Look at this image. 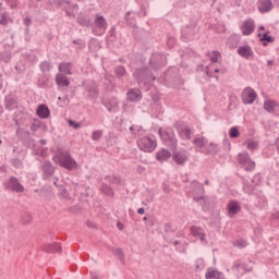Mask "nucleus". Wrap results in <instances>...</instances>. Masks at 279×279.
Instances as JSON below:
<instances>
[{
  "mask_svg": "<svg viewBox=\"0 0 279 279\" xmlns=\"http://www.w3.org/2000/svg\"><path fill=\"white\" fill-rule=\"evenodd\" d=\"M53 162H56V165H60V167H63L64 169H68V171L77 169V162L69 153H61L60 155L54 156Z\"/></svg>",
  "mask_w": 279,
  "mask_h": 279,
  "instance_id": "nucleus-1",
  "label": "nucleus"
},
{
  "mask_svg": "<svg viewBox=\"0 0 279 279\" xmlns=\"http://www.w3.org/2000/svg\"><path fill=\"white\" fill-rule=\"evenodd\" d=\"M137 145L142 151L151 153L156 149V141L151 137H142L137 141Z\"/></svg>",
  "mask_w": 279,
  "mask_h": 279,
  "instance_id": "nucleus-2",
  "label": "nucleus"
},
{
  "mask_svg": "<svg viewBox=\"0 0 279 279\" xmlns=\"http://www.w3.org/2000/svg\"><path fill=\"white\" fill-rule=\"evenodd\" d=\"M239 162L240 165H243L246 171H253V169L256 168V162L252 161L250 154L247 153H242L239 155Z\"/></svg>",
  "mask_w": 279,
  "mask_h": 279,
  "instance_id": "nucleus-3",
  "label": "nucleus"
},
{
  "mask_svg": "<svg viewBox=\"0 0 279 279\" xmlns=\"http://www.w3.org/2000/svg\"><path fill=\"white\" fill-rule=\"evenodd\" d=\"M241 97H242L243 104L247 105V104H254V101H256L257 95L252 87H246L242 92Z\"/></svg>",
  "mask_w": 279,
  "mask_h": 279,
  "instance_id": "nucleus-4",
  "label": "nucleus"
},
{
  "mask_svg": "<svg viewBox=\"0 0 279 279\" xmlns=\"http://www.w3.org/2000/svg\"><path fill=\"white\" fill-rule=\"evenodd\" d=\"M150 64L153 65V69H160V66L167 64V57H165V54L155 53L150 58Z\"/></svg>",
  "mask_w": 279,
  "mask_h": 279,
  "instance_id": "nucleus-5",
  "label": "nucleus"
},
{
  "mask_svg": "<svg viewBox=\"0 0 279 279\" xmlns=\"http://www.w3.org/2000/svg\"><path fill=\"white\" fill-rule=\"evenodd\" d=\"M134 77H136L138 82H143V80H147V82H149V78H151V82H156V76L149 74V71H147V69L137 70L134 73Z\"/></svg>",
  "mask_w": 279,
  "mask_h": 279,
  "instance_id": "nucleus-6",
  "label": "nucleus"
},
{
  "mask_svg": "<svg viewBox=\"0 0 279 279\" xmlns=\"http://www.w3.org/2000/svg\"><path fill=\"white\" fill-rule=\"evenodd\" d=\"M41 169H43L45 180H49V178H51L53 173H56V168L53 167L51 161H45L43 163Z\"/></svg>",
  "mask_w": 279,
  "mask_h": 279,
  "instance_id": "nucleus-7",
  "label": "nucleus"
},
{
  "mask_svg": "<svg viewBox=\"0 0 279 279\" xmlns=\"http://www.w3.org/2000/svg\"><path fill=\"white\" fill-rule=\"evenodd\" d=\"M95 25L99 29L98 36H101L108 28V23L106 22V17L101 15H96Z\"/></svg>",
  "mask_w": 279,
  "mask_h": 279,
  "instance_id": "nucleus-8",
  "label": "nucleus"
},
{
  "mask_svg": "<svg viewBox=\"0 0 279 279\" xmlns=\"http://www.w3.org/2000/svg\"><path fill=\"white\" fill-rule=\"evenodd\" d=\"M227 210H228V217L232 219L234 215H239L241 213V206L235 201H231L228 203Z\"/></svg>",
  "mask_w": 279,
  "mask_h": 279,
  "instance_id": "nucleus-9",
  "label": "nucleus"
},
{
  "mask_svg": "<svg viewBox=\"0 0 279 279\" xmlns=\"http://www.w3.org/2000/svg\"><path fill=\"white\" fill-rule=\"evenodd\" d=\"M172 158L177 165H184L189 160V151L182 150L179 153H173Z\"/></svg>",
  "mask_w": 279,
  "mask_h": 279,
  "instance_id": "nucleus-10",
  "label": "nucleus"
},
{
  "mask_svg": "<svg viewBox=\"0 0 279 279\" xmlns=\"http://www.w3.org/2000/svg\"><path fill=\"white\" fill-rule=\"evenodd\" d=\"M243 36H250L255 29L254 20H246L241 26Z\"/></svg>",
  "mask_w": 279,
  "mask_h": 279,
  "instance_id": "nucleus-11",
  "label": "nucleus"
},
{
  "mask_svg": "<svg viewBox=\"0 0 279 279\" xmlns=\"http://www.w3.org/2000/svg\"><path fill=\"white\" fill-rule=\"evenodd\" d=\"M9 189L11 191H14L15 193H23V191H25V187H23V185L21 184V182H19V179L12 177L9 180Z\"/></svg>",
  "mask_w": 279,
  "mask_h": 279,
  "instance_id": "nucleus-12",
  "label": "nucleus"
},
{
  "mask_svg": "<svg viewBox=\"0 0 279 279\" xmlns=\"http://www.w3.org/2000/svg\"><path fill=\"white\" fill-rule=\"evenodd\" d=\"M205 278L206 279H226V277L223 276V272L215 268H208L205 275Z\"/></svg>",
  "mask_w": 279,
  "mask_h": 279,
  "instance_id": "nucleus-13",
  "label": "nucleus"
},
{
  "mask_svg": "<svg viewBox=\"0 0 279 279\" xmlns=\"http://www.w3.org/2000/svg\"><path fill=\"white\" fill-rule=\"evenodd\" d=\"M128 101H141L143 99V95L141 94L140 89H131L128 92Z\"/></svg>",
  "mask_w": 279,
  "mask_h": 279,
  "instance_id": "nucleus-14",
  "label": "nucleus"
},
{
  "mask_svg": "<svg viewBox=\"0 0 279 279\" xmlns=\"http://www.w3.org/2000/svg\"><path fill=\"white\" fill-rule=\"evenodd\" d=\"M192 236H196L199 239V241L204 242L206 241V233L204 232V229L199 227H192L191 228Z\"/></svg>",
  "mask_w": 279,
  "mask_h": 279,
  "instance_id": "nucleus-15",
  "label": "nucleus"
},
{
  "mask_svg": "<svg viewBox=\"0 0 279 279\" xmlns=\"http://www.w3.org/2000/svg\"><path fill=\"white\" fill-rule=\"evenodd\" d=\"M239 56H242V58L250 59L252 56H254V52L252 51V48L250 46H242L238 49Z\"/></svg>",
  "mask_w": 279,
  "mask_h": 279,
  "instance_id": "nucleus-16",
  "label": "nucleus"
},
{
  "mask_svg": "<svg viewBox=\"0 0 279 279\" xmlns=\"http://www.w3.org/2000/svg\"><path fill=\"white\" fill-rule=\"evenodd\" d=\"M56 84H57V86L69 87L71 85V82H69V78H66V76H64V74L58 73L56 75Z\"/></svg>",
  "mask_w": 279,
  "mask_h": 279,
  "instance_id": "nucleus-17",
  "label": "nucleus"
},
{
  "mask_svg": "<svg viewBox=\"0 0 279 279\" xmlns=\"http://www.w3.org/2000/svg\"><path fill=\"white\" fill-rule=\"evenodd\" d=\"M45 252H48V254H56V252H61L62 246H60V244L58 243H50V244H46L44 246Z\"/></svg>",
  "mask_w": 279,
  "mask_h": 279,
  "instance_id": "nucleus-18",
  "label": "nucleus"
},
{
  "mask_svg": "<svg viewBox=\"0 0 279 279\" xmlns=\"http://www.w3.org/2000/svg\"><path fill=\"white\" fill-rule=\"evenodd\" d=\"M106 108L109 110V112H117V110H119V100H117V98L108 100L106 102Z\"/></svg>",
  "mask_w": 279,
  "mask_h": 279,
  "instance_id": "nucleus-19",
  "label": "nucleus"
},
{
  "mask_svg": "<svg viewBox=\"0 0 279 279\" xmlns=\"http://www.w3.org/2000/svg\"><path fill=\"white\" fill-rule=\"evenodd\" d=\"M258 10L259 12H269L271 10V0H260Z\"/></svg>",
  "mask_w": 279,
  "mask_h": 279,
  "instance_id": "nucleus-20",
  "label": "nucleus"
},
{
  "mask_svg": "<svg viewBox=\"0 0 279 279\" xmlns=\"http://www.w3.org/2000/svg\"><path fill=\"white\" fill-rule=\"evenodd\" d=\"M169 158H171V153L167 149H161L157 153V160H160L161 162L169 160Z\"/></svg>",
  "mask_w": 279,
  "mask_h": 279,
  "instance_id": "nucleus-21",
  "label": "nucleus"
},
{
  "mask_svg": "<svg viewBox=\"0 0 279 279\" xmlns=\"http://www.w3.org/2000/svg\"><path fill=\"white\" fill-rule=\"evenodd\" d=\"M37 114L40 119H47V117H49V108L45 105H40L37 109Z\"/></svg>",
  "mask_w": 279,
  "mask_h": 279,
  "instance_id": "nucleus-22",
  "label": "nucleus"
},
{
  "mask_svg": "<svg viewBox=\"0 0 279 279\" xmlns=\"http://www.w3.org/2000/svg\"><path fill=\"white\" fill-rule=\"evenodd\" d=\"M276 106H278V104L274 100H266L264 102V110H266L267 112H274V110H276Z\"/></svg>",
  "mask_w": 279,
  "mask_h": 279,
  "instance_id": "nucleus-23",
  "label": "nucleus"
},
{
  "mask_svg": "<svg viewBox=\"0 0 279 279\" xmlns=\"http://www.w3.org/2000/svg\"><path fill=\"white\" fill-rule=\"evenodd\" d=\"M244 145H246V148L250 149L251 151L258 149V142L254 140H246L244 142Z\"/></svg>",
  "mask_w": 279,
  "mask_h": 279,
  "instance_id": "nucleus-24",
  "label": "nucleus"
},
{
  "mask_svg": "<svg viewBox=\"0 0 279 279\" xmlns=\"http://www.w3.org/2000/svg\"><path fill=\"white\" fill-rule=\"evenodd\" d=\"M59 71L65 75H71V63H60Z\"/></svg>",
  "mask_w": 279,
  "mask_h": 279,
  "instance_id": "nucleus-25",
  "label": "nucleus"
},
{
  "mask_svg": "<svg viewBox=\"0 0 279 279\" xmlns=\"http://www.w3.org/2000/svg\"><path fill=\"white\" fill-rule=\"evenodd\" d=\"M101 191H102V193H105V195H108L109 197L114 195L112 187H110V185H108V183L102 185Z\"/></svg>",
  "mask_w": 279,
  "mask_h": 279,
  "instance_id": "nucleus-26",
  "label": "nucleus"
},
{
  "mask_svg": "<svg viewBox=\"0 0 279 279\" xmlns=\"http://www.w3.org/2000/svg\"><path fill=\"white\" fill-rule=\"evenodd\" d=\"M182 138H186V141H191L193 136V132L190 129H184L181 131Z\"/></svg>",
  "mask_w": 279,
  "mask_h": 279,
  "instance_id": "nucleus-27",
  "label": "nucleus"
},
{
  "mask_svg": "<svg viewBox=\"0 0 279 279\" xmlns=\"http://www.w3.org/2000/svg\"><path fill=\"white\" fill-rule=\"evenodd\" d=\"M114 254H116V256L119 258V260H120L122 264H125V255H123V250H121V248H116V250H114Z\"/></svg>",
  "mask_w": 279,
  "mask_h": 279,
  "instance_id": "nucleus-28",
  "label": "nucleus"
},
{
  "mask_svg": "<svg viewBox=\"0 0 279 279\" xmlns=\"http://www.w3.org/2000/svg\"><path fill=\"white\" fill-rule=\"evenodd\" d=\"M193 143H194V145H196V147H204V145H206V138L205 137H195Z\"/></svg>",
  "mask_w": 279,
  "mask_h": 279,
  "instance_id": "nucleus-29",
  "label": "nucleus"
},
{
  "mask_svg": "<svg viewBox=\"0 0 279 279\" xmlns=\"http://www.w3.org/2000/svg\"><path fill=\"white\" fill-rule=\"evenodd\" d=\"M22 223L27 225L32 223V215L24 213L21 218Z\"/></svg>",
  "mask_w": 279,
  "mask_h": 279,
  "instance_id": "nucleus-30",
  "label": "nucleus"
},
{
  "mask_svg": "<svg viewBox=\"0 0 279 279\" xmlns=\"http://www.w3.org/2000/svg\"><path fill=\"white\" fill-rule=\"evenodd\" d=\"M239 129L235 126H232L229 131L230 138H239Z\"/></svg>",
  "mask_w": 279,
  "mask_h": 279,
  "instance_id": "nucleus-31",
  "label": "nucleus"
},
{
  "mask_svg": "<svg viewBox=\"0 0 279 279\" xmlns=\"http://www.w3.org/2000/svg\"><path fill=\"white\" fill-rule=\"evenodd\" d=\"M219 58H221V52H219L218 50H214L213 56L210 57V61L217 63L219 62Z\"/></svg>",
  "mask_w": 279,
  "mask_h": 279,
  "instance_id": "nucleus-32",
  "label": "nucleus"
},
{
  "mask_svg": "<svg viewBox=\"0 0 279 279\" xmlns=\"http://www.w3.org/2000/svg\"><path fill=\"white\" fill-rule=\"evenodd\" d=\"M116 74L118 75V77H123L125 75V68L122 65L117 66Z\"/></svg>",
  "mask_w": 279,
  "mask_h": 279,
  "instance_id": "nucleus-33",
  "label": "nucleus"
},
{
  "mask_svg": "<svg viewBox=\"0 0 279 279\" xmlns=\"http://www.w3.org/2000/svg\"><path fill=\"white\" fill-rule=\"evenodd\" d=\"M40 69L44 73H46L47 71H50L51 69V64L47 61H44L41 64H40Z\"/></svg>",
  "mask_w": 279,
  "mask_h": 279,
  "instance_id": "nucleus-34",
  "label": "nucleus"
},
{
  "mask_svg": "<svg viewBox=\"0 0 279 279\" xmlns=\"http://www.w3.org/2000/svg\"><path fill=\"white\" fill-rule=\"evenodd\" d=\"M80 25H83L84 27H88L90 25V20L86 17H78Z\"/></svg>",
  "mask_w": 279,
  "mask_h": 279,
  "instance_id": "nucleus-35",
  "label": "nucleus"
},
{
  "mask_svg": "<svg viewBox=\"0 0 279 279\" xmlns=\"http://www.w3.org/2000/svg\"><path fill=\"white\" fill-rule=\"evenodd\" d=\"M104 132L101 131H94L92 134V138L93 141H99V138H101Z\"/></svg>",
  "mask_w": 279,
  "mask_h": 279,
  "instance_id": "nucleus-36",
  "label": "nucleus"
},
{
  "mask_svg": "<svg viewBox=\"0 0 279 279\" xmlns=\"http://www.w3.org/2000/svg\"><path fill=\"white\" fill-rule=\"evenodd\" d=\"M68 123H69L70 128H74V130H80V128H82L81 123H77L73 120H69Z\"/></svg>",
  "mask_w": 279,
  "mask_h": 279,
  "instance_id": "nucleus-37",
  "label": "nucleus"
},
{
  "mask_svg": "<svg viewBox=\"0 0 279 279\" xmlns=\"http://www.w3.org/2000/svg\"><path fill=\"white\" fill-rule=\"evenodd\" d=\"M88 93H89V96H92L93 98L99 95V90L97 89V87H92L90 89H88Z\"/></svg>",
  "mask_w": 279,
  "mask_h": 279,
  "instance_id": "nucleus-38",
  "label": "nucleus"
},
{
  "mask_svg": "<svg viewBox=\"0 0 279 279\" xmlns=\"http://www.w3.org/2000/svg\"><path fill=\"white\" fill-rule=\"evenodd\" d=\"M49 84V77L44 76L39 80V86H47Z\"/></svg>",
  "mask_w": 279,
  "mask_h": 279,
  "instance_id": "nucleus-39",
  "label": "nucleus"
},
{
  "mask_svg": "<svg viewBox=\"0 0 279 279\" xmlns=\"http://www.w3.org/2000/svg\"><path fill=\"white\" fill-rule=\"evenodd\" d=\"M260 40H262V41H263V40H266V43H274V37L267 35V33H265V34L263 35V37L260 38Z\"/></svg>",
  "mask_w": 279,
  "mask_h": 279,
  "instance_id": "nucleus-40",
  "label": "nucleus"
},
{
  "mask_svg": "<svg viewBox=\"0 0 279 279\" xmlns=\"http://www.w3.org/2000/svg\"><path fill=\"white\" fill-rule=\"evenodd\" d=\"M241 267H242L245 271H252V269H253L252 262H248V264H242Z\"/></svg>",
  "mask_w": 279,
  "mask_h": 279,
  "instance_id": "nucleus-41",
  "label": "nucleus"
},
{
  "mask_svg": "<svg viewBox=\"0 0 279 279\" xmlns=\"http://www.w3.org/2000/svg\"><path fill=\"white\" fill-rule=\"evenodd\" d=\"M60 195L63 197V199H70L71 197H69V191H66V189H63L60 193Z\"/></svg>",
  "mask_w": 279,
  "mask_h": 279,
  "instance_id": "nucleus-42",
  "label": "nucleus"
},
{
  "mask_svg": "<svg viewBox=\"0 0 279 279\" xmlns=\"http://www.w3.org/2000/svg\"><path fill=\"white\" fill-rule=\"evenodd\" d=\"M8 23V15L2 14L0 20V25H5Z\"/></svg>",
  "mask_w": 279,
  "mask_h": 279,
  "instance_id": "nucleus-43",
  "label": "nucleus"
},
{
  "mask_svg": "<svg viewBox=\"0 0 279 279\" xmlns=\"http://www.w3.org/2000/svg\"><path fill=\"white\" fill-rule=\"evenodd\" d=\"M110 182H111V184H119V182H121V179L113 177V178H111Z\"/></svg>",
  "mask_w": 279,
  "mask_h": 279,
  "instance_id": "nucleus-44",
  "label": "nucleus"
},
{
  "mask_svg": "<svg viewBox=\"0 0 279 279\" xmlns=\"http://www.w3.org/2000/svg\"><path fill=\"white\" fill-rule=\"evenodd\" d=\"M238 245L239 247H245V245H247V242L241 241V242H238Z\"/></svg>",
  "mask_w": 279,
  "mask_h": 279,
  "instance_id": "nucleus-45",
  "label": "nucleus"
},
{
  "mask_svg": "<svg viewBox=\"0 0 279 279\" xmlns=\"http://www.w3.org/2000/svg\"><path fill=\"white\" fill-rule=\"evenodd\" d=\"M178 147V141L172 140V149H175Z\"/></svg>",
  "mask_w": 279,
  "mask_h": 279,
  "instance_id": "nucleus-46",
  "label": "nucleus"
},
{
  "mask_svg": "<svg viewBox=\"0 0 279 279\" xmlns=\"http://www.w3.org/2000/svg\"><path fill=\"white\" fill-rule=\"evenodd\" d=\"M138 215H145V208L137 209Z\"/></svg>",
  "mask_w": 279,
  "mask_h": 279,
  "instance_id": "nucleus-47",
  "label": "nucleus"
},
{
  "mask_svg": "<svg viewBox=\"0 0 279 279\" xmlns=\"http://www.w3.org/2000/svg\"><path fill=\"white\" fill-rule=\"evenodd\" d=\"M32 23V20H29L28 17L25 19V25H29Z\"/></svg>",
  "mask_w": 279,
  "mask_h": 279,
  "instance_id": "nucleus-48",
  "label": "nucleus"
},
{
  "mask_svg": "<svg viewBox=\"0 0 279 279\" xmlns=\"http://www.w3.org/2000/svg\"><path fill=\"white\" fill-rule=\"evenodd\" d=\"M272 219H279V211L272 215Z\"/></svg>",
  "mask_w": 279,
  "mask_h": 279,
  "instance_id": "nucleus-49",
  "label": "nucleus"
},
{
  "mask_svg": "<svg viewBox=\"0 0 279 279\" xmlns=\"http://www.w3.org/2000/svg\"><path fill=\"white\" fill-rule=\"evenodd\" d=\"M239 267H241V264L236 263V264L232 267V269H239Z\"/></svg>",
  "mask_w": 279,
  "mask_h": 279,
  "instance_id": "nucleus-50",
  "label": "nucleus"
},
{
  "mask_svg": "<svg viewBox=\"0 0 279 279\" xmlns=\"http://www.w3.org/2000/svg\"><path fill=\"white\" fill-rule=\"evenodd\" d=\"M194 184H195V186H198V189H201V190L204 189V187L202 186V184H199V183H197V182H195Z\"/></svg>",
  "mask_w": 279,
  "mask_h": 279,
  "instance_id": "nucleus-51",
  "label": "nucleus"
},
{
  "mask_svg": "<svg viewBox=\"0 0 279 279\" xmlns=\"http://www.w3.org/2000/svg\"><path fill=\"white\" fill-rule=\"evenodd\" d=\"M31 130H32L33 132H36V125L33 124V125L31 126Z\"/></svg>",
  "mask_w": 279,
  "mask_h": 279,
  "instance_id": "nucleus-52",
  "label": "nucleus"
},
{
  "mask_svg": "<svg viewBox=\"0 0 279 279\" xmlns=\"http://www.w3.org/2000/svg\"><path fill=\"white\" fill-rule=\"evenodd\" d=\"M63 101H66L69 104V96H64Z\"/></svg>",
  "mask_w": 279,
  "mask_h": 279,
  "instance_id": "nucleus-53",
  "label": "nucleus"
},
{
  "mask_svg": "<svg viewBox=\"0 0 279 279\" xmlns=\"http://www.w3.org/2000/svg\"><path fill=\"white\" fill-rule=\"evenodd\" d=\"M0 88H3V81L1 80V75H0Z\"/></svg>",
  "mask_w": 279,
  "mask_h": 279,
  "instance_id": "nucleus-54",
  "label": "nucleus"
},
{
  "mask_svg": "<svg viewBox=\"0 0 279 279\" xmlns=\"http://www.w3.org/2000/svg\"><path fill=\"white\" fill-rule=\"evenodd\" d=\"M278 149H279V138L277 140V143H276Z\"/></svg>",
  "mask_w": 279,
  "mask_h": 279,
  "instance_id": "nucleus-55",
  "label": "nucleus"
},
{
  "mask_svg": "<svg viewBox=\"0 0 279 279\" xmlns=\"http://www.w3.org/2000/svg\"><path fill=\"white\" fill-rule=\"evenodd\" d=\"M40 143H41V145H45L46 141H45V140H41Z\"/></svg>",
  "mask_w": 279,
  "mask_h": 279,
  "instance_id": "nucleus-56",
  "label": "nucleus"
},
{
  "mask_svg": "<svg viewBox=\"0 0 279 279\" xmlns=\"http://www.w3.org/2000/svg\"><path fill=\"white\" fill-rule=\"evenodd\" d=\"M130 131H131V132H134V126H131V128H130Z\"/></svg>",
  "mask_w": 279,
  "mask_h": 279,
  "instance_id": "nucleus-57",
  "label": "nucleus"
},
{
  "mask_svg": "<svg viewBox=\"0 0 279 279\" xmlns=\"http://www.w3.org/2000/svg\"><path fill=\"white\" fill-rule=\"evenodd\" d=\"M92 279H99V277H97V276H94V277H92Z\"/></svg>",
  "mask_w": 279,
  "mask_h": 279,
  "instance_id": "nucleus-58",
  "label": "nucleus"
},
{
  "mask_svg": "<svg viewBox=\"0 0 279 279\" xmlns=\"http://www.w3.org/2000/svg\"><path fill=\"white\" fill-rule=\"evenodd\" d=\"M268 64H270V65L274 64V61H268Z\"/></svg>",
  "mask_w": 279,
  "mask_h": 279,
  "instance_id": "nucleus-59",
  "label": "nucleus"
},
{
  "mask_svg": "<svg viewBox=\"0 0 279 279\" xmlns=\"http://www.w3.org/2000/svg\"><path fill=\"white\" fill-rule=\"evenodd\" d=\"M215 73H219V69H216V70H215Z\"/></svg>",
  "mask_w": 279,
  "mask_h": 279,
  "instance_id": "nucleus-60",
  "label": "nucleus"
},
{
  "mask_svg": "<svg viewBox=\"0 0 279 279\" xmlns=\"http://www.w3.org/2000/svg\"><path fill=\"white\" fill-rule=\"evenodd\" d=\"M58 100H59V101H62V97H58Z\"/></svg>",
  "mask_w": 279,
  "mask_h": 279,
  "instance_id": "nucleus-61",
  "label": "nucleus"
},
{
  "mask_svg": "<svg viewBox=\"0 0 279 279\" xmlns=\"http://www.w3.org/2000/svg\"><path fill=\"white\" fill-rule=\"evenodd\" d=\"M259 29H265V26H260Z\"/></svg>",
  "mask_w": 279,
  "mask_h": 279,
  "instance_id": "nucleus-62",
  "label": "nucleus"
},
{
  "mask_svg": "<svg viewBox=\"0 0 279 279\" xmlns=\"http://www.w3.org/2000/svg\"><path fill=\"white\" fill-rule=\"evenodd\" d=\"M178 243H179V242H178V241H175V242H174V245H178Z\"/></svg>",
  "mask_w": 279,
  "mask_h": 279,
  "instance_id": "nucleus-63",
  "label": "nucleus"
},
{
  "mask_svg": "<svg viewBox=\"0 0 279 279\" xmlns=\"http://www.w3.org/2000/svg\"><path fill=\"white\" fill-rule=\"evenodd\" d=\"M53 184H57V180L53 181Z\"/></svg>",
  "mask_w": 279,
  "mask_h": 279,
  "instance_id": "nucleus-64",
  "label": "nucleus"
}]
</instances>
